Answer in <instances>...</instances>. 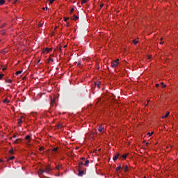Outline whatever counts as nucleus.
I'll return each mask as SVG.
<instances>
[{
    "mask_svg": "<svg viewBox=\"0 0 178 178\" xmlns=\"http://www.w3.org/2000/svg\"><path fill=\"white\" fill-rule=\"evenodd\" d=\"M51 170H52V168H51V166L48 165L47 167H45V168H40L38 170V174L39 175H42L43 173H49V172H51Z\"/></svg>",
    "mask_w": 178,
    "mask_h": 178,
    "instance_id": "obj_1",
    "label": "nucleus"
},
{
    "mask_svg": "<svg viewBox=\"0 0 178 178\" xmlns=\"http://www.w3.org/2000/svg\"><path fill=\"white\" fill-rule=\"evenodd\" d=\"M87 170V168H78V176L82 177L83 175H86V172Z\"/></svg>",
    "mask_w": 178,
    "mask_h": 178,
    "instance_id": "obj_2",
    "label": "nucleus"
},
{
    "mask_svg": "<svg viewBox=\"0 0 178 178\" xmlns=\"http://www.w3.org/2000/svg\"><path fill=\"white\" fill-rule=\"evenodd\" d=\"M30 138H31V136H30L29 135H27L26 137H25V140L26 141V144H30V143H31Z\"/></svg>",
    "mask_w": 178,
    "mask_h": 178,
    "instance_id": "obj_3",
    "label": "nucleus"
},
{
    "mask_svg": "<svg viewBox=\"0 0 178 178\" xmlns=\"http://www.w3.org/2000/svg\"><path fill=\"white\" fill-rule=\"evenodd\" d=\"M120 156V153H116L114 157L113 158V161H118V159Z\"/></svg>",
    "mask_w": 178,
    "mask_h": 178,
    "instance_id": "obj_4",
    "label": "nucleus"
},
{
    "mask_svg": "<svg viewBox=\"0 0 178 178\" xmlns=\"http://www.w3.org/2000/svg\"><path fill=\"white\" fill-rule=\"evenodd\" d=\"M83 163L82 161H79V165H78V169H83Z\"/></svg>",
    "mask_w": 178,
    "mask_h": 178,
    "instance_id": "obj_5",
    "label": "nucleus"
},
{
    "mask_svg": "<svg viewBox=\"0 0 178 178\" xmlns=\"http://www.w3.org/2000/svg\"><path fill=\"white\" fill-rule=\"evenodd\" d=\"M49 51H52V49L46 48L43 49V54H45L47 52V54L49 52Z\"/></svg>",
    "mask_w": 178,
    "mask_h": 178,
    "instance_id": "obj_6",
    "label": "nucleus"
},
{
    "mask_svg": "<svg viewBox=\"0 0 178 178\" xmlns=\"http://www.w3.org/2000/svg\"><path fill=\"white\" fill-rule=\"evenodd\" d=\"M104 126L102 125H99V128H98V131H99L100 133H102V131H104Z\"/></svg>",
    "mask_w": 178,
    "mask_h": 178,
    "instance_id": "obj_7",
    "label": "nucleus"
},
{
    "mask_svg": "<svg viewBox=\"0 0 178 178\" xmlns=\"http://www.w3.org/2000/svg\"><path fill=\"white\" fill-rule=\"evenodd\" d=\"M72 20H74L75 22H76V20H79V16L74 15L73 16V17H72Z\"/></svg>",
    "mask_w": 178,
    "mask_h": 178,
    "instance_id": "obj_8",
    "label": "nucleus"
},
{
    "mask_svg": "<svg viewBox=\"0 0 178 178\" xmlns=\"http://www.w3.org/2000/svg\"><path fill=\"white\" fill-rule=\"evenodd\" d=\"M169 115H170V112H168L166 113V114L165 115H163L162 117L163 119H166V118H168V116H169Z\"/></svg>",
    "mask_w": 178,
    "mask_h": 178,
    "instance_id": "obj_9",
    "label": "nucleus"
},
{
    "mask_svg": "<svg viewBox=\"0 0 178 178\" xmlns=\"http://www.w3.org/2000/svg\"><path fill=\"white\" fill-rule=\"evenodd\" d=\"M126 158H127V154H125L120 156V159H126Z\"/></svg>",
    "mask_w": 178,
    "mask_h": 178,
    "instance_id": "obj_10",
    "label": "nucleus"
},
{
    "mask_svg": "<svg viewBox=\"0 0 178 178\" xmlns=\"http://www.w3.org/2000/svg\"><path fill=\"white\" fill-rule=\"evenodd\" d=\"M13 159H15V156H11L9 159H7L6 161L9 162L10 161H13Z\"/></svg>",
    "mask_w": 178,
    "mask_h": 178,
    "instance_id": "obj_11",
    "label": "nucleus"
},
{
    "mask_svg": "<svg viewBox=\"0 0 178 178\" xmlns=\"http://www.w3.org/2000/svg\"><path fill=\"white\" fill-rule=\"evenodd\" d=\"M58 149H59V148L58 147H56V148H54L51 151H52V152H54V153L56 154V152H58Z\"/></svg>",
    "mask_w": 178,
    "mask_h": 178,
    "instance_id": "obj_12",
    "label": "nucleus"
},
{
    "mask_svg": "<svg viewBox=\"0 0 178 178\" xmlns=\"http://www.w3.org/2000/svg\"><path fill=\"white\" fill-rule=\"evenodd\" d=\"M90 163V161L89 160H86L85 163L83 164L84 166H88Z\"/></svg>",
    "mask_w": 178,
    "mask_h": 178,
    "instance_id": "obj_13",
    "label": "nucleus"
},
{
    "mask_svg": "<svg viewBox=\"0 0 178 178\" xmlns=\"http://www.w3.org/2000/svg\"><path fill=\"white\" fill-rule=\"evenodd\" d=\"M118 64L115 63L114 62L111 63V67H117Z\"/></svg>",
    "mask_w": 178,
    "mask_h": 178,
    "instance_id": "obj_14",
    "label": "nucleus"
},
{
    "mask_svg": "<svg viewBox=\"0 0 178 178\" xmlns=\"http://www.w3.org/2000/svg\"><path fill=\"white\" fill-rule=\"evenodd\" d=\"M23 117H21V118L18 119V124H22L23 123V120H22Z\"/></svg>",
    "mask_w": 178,
    "mask_h": 178,
    "instance_id": "obj_15",
    "label": "nucleus"
},
{
    "mask_svg": "<svg viewBox=\"0 0 178 178\" xmlns=\"http://www.w3.org/2000/svg\"><path fill=\"white\" fill-rule=\"evenodd\" d=\"M124 172H128L129 171V167L127 165H124Z\"/></svg>",
    "mask_w": 178,
    "mask_h": 178,
    "instance_id": "obj_16",
    "label": "nucleus"
},
{
    "mask_svg": "<svg viewBox=\"0 0 178 178\" xmlns=\"http://www.w3.org/2000/svg\"><path fill=\"white\" fill-rule=\"evenodd\" d=\"M3 104H9V100H8V97H6L3 101Z\"/></svg>",
    "mask_w": 178,
    "mask_h": 178,
    "instance_id": "obj_17",
    "label": "nucleus"
},
{
    "mask_svg": "<svg viewBox=\"0 0 178 178\" xmlns=\"http://www.w3.org/2000/svg\"><path fill=\"white\" fill-rule=\"evenodd\" d=\"M51 105H55V99H51Z\"/></svg>",
    "mask_w": 178,
    "mask_h": 178,
    "instance_id": "obj_18",
    "label": "nucleus"
},
{
    "mask_svg": "<svg viewBox=\"0 0 178 178\" xmlns=\"http://www.w3.org/2000/svg\"><path fill=\"white\" fill-rule=\"evenodd\" d=\"M100 86H101V83H95V87H97V88H100Z\"/></svg>",
    "mask_w": 178,
    "mask_h": 178,
    "instance_id": "obj_19",
    "label": "nucleus"
},
{
    "mask_svg": "<svg viewBox=\"0 0 178 178\" xmlns=\"http://www.w3.org/2000/svg\"><path fill=\"white\" fill-rule=\"evenodd\" d=\"M19 143H20V139H17L14 141V144H19Z\"/></svg>",
    "mask_w": 178,
    "mask_h": 178,
    "instance_id": "obj_20",
    "label": "nucleus"
},
{
    "mask_svg": "<svg viewBox=\"0 0 178 178\" xmlns=\"http://www.w3.org/2000/svg\"><path fill=\"white\" fill-rule=\"evenodd\" d=\"M120 169H122V166L120 165L116 168L115 170H116V172H119V170H120Z\"/></svg>",
    "mask_w": 178,
    "mask_h": 178,
    "instance_id": "obj_21",
    "label": "nucleus"
},
{
    "mask_svg": "<svg viewBox=\"0 0 178 178\" xmlns=\"http://www.w3.org/2000/svg\"><path fill=\"white\" fill-rule=\"evenodd\" d=\"M74 63H75V65H76V66H81V62H79V63L75 62Z\"/></svg>",
    "mask_w": 178,
    "mask_h": 178,
    "instance_id": "obj_22",
    "label": "nucleus"
},
{
    "mask_svg": "<svg viewBox=\"0 0 178 178\" xmlns=\"http://www.w3.org/2000/svg\"><path fill=\"white\" fill-rule=\"evenodd\" d=\"M133 43L135 44V45H137V44H138V41L136 40H133Z\"/></svg>",
    "mask_w": 178,
    "mask_h": 178,
    "instance_id": "obj_23",
    "label": "nucleus"
},
{
    "mask_svg": "<svg viewBox=\"0 0 178 178\" xmlns=\"http://www.w3.org/2000/svg\"><path fill=\"white\" fill-rule=\"evenodd\" d=\"M115 63V65H119V59H117V60H114L113 61Z\"/></svg>",
    "mask_w": 178,
    "mask_h": 178,
    "instance_id": "obj_24",
    "label": "nucleus"
},
{
    "mask_svg": "<svg viewBox=\"0 0 178 178\" xmlns=\"http://www.w3.org/2000/svg\"><path fill=\"white\" fill-rule=\"evenodd\" d=\"M5 3V0H0V5H3Z\"/></svg>",
    "mask_w": 178,
    "mask_h": 178,
    "instance_id": "obj_25",
    "label": "nucleus"
},
{
    "mask_svg": "<svg viewBox=\"0 0 178 178\" xmlns=\"http://www.w3.org/2000/svg\"><path fill=\"white\" fill-rule=\"evenodd\" d=\"M87 3V0H82L81 1V5H84V3Z\"/></svg>",
    "mask_w": 178,
    "mask_h": 178,
    "instance_id": "obj_26",
    "label": "nucleus"
},
{
    "mask_svg": "<svg viewBox=\"0 0 178 178\" xmlns=\"http://www.w3.org/2000/svg\"><path fill=\"white\" fill-rule=\"evenodd\" d=\"M22 71H17V72H16V75H17V76H19V74H22Z\"/></svg>",
    "mask_w": 178,
    "mask_h": 178,
    "instance_id": "obj_27",
    "label": "nucleus"
},
{
    "mask_svg": "<svg viewBox=\"0 0 178 178\" xmlns=\"http://www.w3.org/2000/svg\"><path fill=\"white\" fill-rule=\"evenodd\" d=\"M161 86L163 88H165V87H166V85H165L163 82L161 83Z\"/></svg>",
    "mask_w": 178,
    "mask_h": 178,
    "instance_id": "obj_28",
    "label": "nucleus"
},
{
    "mask_svg": "<svg viewBox=\"0 0 178 178\" xmlns=\"http://www.w3.org/2000/svg\"><path fill=\"white\" fill-rule=\"evenodd\" d=\"M152 134H154V132L147 133V136H149V137H151L152 136Z\"/></svg>",
    "mask_w": 178,
    "mask_h": 178,
    "instance_id": "obj_29",
    "label": "nucleus"
},
{
    "mask_svg": "<svg viewBox=\"0 0 178 178\" xmlns=\"http://www.w3.org/2000/svg\"><path fill=\"white\" fill-rule=\"evenodd\" d=\"M54 2H55V0H50L49 5H52V3H54Z\"/></svg>",
    "mask_w": 178,
    "mask_h": 178,
    "instance_id": "obj_30",
    "label": "nucleus"
},
{
    "mask_svg": "<svg viewBox=\"0 0 178 178\" xmlns=\"http://www.w3.org/2000/svg\"><path fill=\"white\" fill-rule=\"evenodd\" d=\"M44 149H45V148L44 147H41L39 148L40 151H44Z\"/></svg>",
    "mask_w": 178,
    "mask_h": 178,
    "instance_id": "obj_31",
    "label": "nucleus"
},
{
    "mask_svg": "<svg viewBox=\"0 0 178 178\" xmlns=\"http://www.w3.org/2000/svg\"><path fill=\"white\" fill-rule=\"evenodd\" d=\"M48 60H49L48 62L49 63V62H52V60H54L51 57H49Z\"/></svg>",
    "mask_w": 178,
    "mask_h": 178,
    "instance_id": "obj_32",
    "label": "nucleus"
},
{
    "mask_svg": "<svg viewBox=\"0 0 178 178\" xmlns=\"http://www.w3.org/2000/svg\"><path fill=\"white\" fill-rule=\"evenodd\" d=\"M74 12V8H72L71 10H70V13H73Z\"/></svg>",
    "mask_w": 178,
    "mask_h": 178,
    "instance_id": "obj_33",
    "label": "nucleus"
},
{
    "mask_svg": "<svg viewBox=\"0 0 178 178\" xmlns=\"http://www.w3.org/2000/svg\"><path fill=\"white\" fill-rule=\"evenodd\" d=\"M3 76H5V74H0V80H1V79H2V77H3Z\"/></svg>",
    "mask_w": 178,
    "mask_h": 178,
    "instance_id": "obj_34",
    "label": "nucleus"
},
{
    "mask_svg": "<svg viewBox=\"0 0 178 178\" xmlns=\"http://www.w3.org/2000/svg\"><path fill=\"white\" fill-rule=\"evenodd\" d=\"M64 19L65 22H67V20H69V17H64Z\"/></svg>",
    "mask_w": 178,
    "mask_h": 178,
    "instance_id": "obj_35",
    "label": "nucleus"
},
{
    "mask_svg": "<svg viewBox=\"0 0 178 178\" xmlns=\"http://www.w3.org/2000/svg\"><path fill=\"white\" fill-rule=\"evenodd\" d=\"M59 168H60V165H57V166L56 167V169H57V170H59Z\"/></svg>",
    "mask_w": 178,
    "mask_h": 178,
    "instance_id": "obj_36",
    "label": "nucleus"
},
{
    "mask_svg": "<svg viewBox=\"0 0 178 178\" xmlns=\"http://www.w3.org/2000/svg\"><path fill=\"white\" fill-rule=\"evenodd\" d=\"M9 152H10V154H13V149H11L9 151Z\"/></svg>",
    "mask_w": 178,
    "mask_h": 178,
    "instance_id": "obj_37",
    "label": "nucleus"
},
{
    "mask_svg": "<svg viewBox=\"0 0 178 178\" xmlns=\"http://www.w3.org/2000/svg\"><path fill=\"white\" fill-rule=\"evenodd\" d=\"M81 161H86V158L81 157Z\"/></svg>",
    "mask_w": 178,
    "mask_h": 178,
    "instance_id": "obj_38",
    "label": "nucleus"
},
{
    "mask_svg": "<svg viewBox=\"0 0 178 178\" xmlns=\"http://www.w3.org/2000/svg\"><path fill=\"white\" fill-rule=\"evenodd\" d=\"M102 8H104V4L100 5V9H102Z\"/></svg>",
    "mask_w": 178,
    "mask_h": 178,
    "instance_id": "obj_39",
    "label": "nucleus"
},
{
    "mask_svg": "<svg viewBox=\"0 0 178 178\" xmlns=\"http://www.w3.org/2000/svg\"><path fill=\"white\" fill-rule=\"evenodd\" d=\"M7 81H8V83H12V80H10V79H8Z\"/></svg>",
    "mask_w": 178,
    "mask_h": 178,
    "instance_id": "obj_40",
    "label": "nucleus"
},
{
    "mask_svg": "<svg viewBox=\"0 0 178 178\" xmlns=\"http://www.w3.org/2000/svg\"><path fill=\"white\" fill-rule=\"evenodd\" d=\"M71 2H72V3H75L76 1H74V0H71Z\"/></svg>",
    "mask_w": 178,
    "mask_h": 178,
    "instance_id": "obj_41",
    "label": "nucleus"
},
{
    "mask_svg": "<svg viewBox=\"0 0 178 178\" xmlns=\"http://www.w3.org/2000/svg\"><path fill=\"white\" fill-rule=\"evenodd\" d=\"M58 128L62 127V124H58Z\"/></svg>",
    "mask_w": 178,
    "mask_h": 178,
    "instance_id": "obj_42",
    "label": "nucleus"
},
{
    "mask_svg": "<svg viewBox=\"0 0 178 178\" xmlns=\"http://www.w3.org/2000/svg\"><path fill=\"white\" fill-rule=\"evenodd\" d=\"M156 87H159V84L156 83Z\"/></svg>",
    "mask_w": 178,
    "mask_h": 178,
    "instance_id": "obj_43",
    "label": "nucleus"
},
{
    "mask_svg": "<svg viewBox=\"0 0 178 178\" xmlns=\"http://www.w3.org/2000/svg\"><path fill=\"white\" fill-rule=\"evenodd\" d=\"M13 137V138H16L17 136H16V135H14Z\"/></svg>",
    "mask_w": 178,
    "mask_h": 178,
    "instance_id": "obj_44",
    "label": "nucleus"
},
{
    "mask_svg": "<svg viewBox=\"0 0 178 178\" xmlns=\"http://www.w3.org/2000/svg\"><path fill=\"white\" fill-rule=\"evenodd\" d=\"M17 1H19V0H16V1H14V3H16V2H17Z\"/></svg>",
    "mask_w": 178,
    "mask_h": 178,
    "instance_id": "obj_45",
    "label": "nucleus"
},
{
    "mask_svg": "<svg viewBox=\"0 0 178 178\" xmlns=\"http://www.w3.org/2000/svg\"><path fill=\"white\" fill-rule=\"evenodd\" d=\"M69 26H70V25H69V22H68V23L67 24V27H69Z\"/></svg>",
    "mask_w": 178,
    "mask_h": 178,
    "instance_id": "obj_46",
    "label": "nucleus"
},
{
    "mask_svg": "<svg viewBox=\"0 0 178 178\" xmlns=\"http://www.w3.org/2000/svg\"><path fill=\"white\" fill-rule=\"evenodd\" d=\"M164 42H161L160 44L161 45H162V44H163Z\"/></svg>",
    "mask_w": 178,
    "mask_h": 178,
    "instance_id": "obj_47",
    "label": "nucleus"
},
{
    "mask_svg": "<svg viewBox=\"0 0 178 178\" xmlns=\"http://www.w3.org/2000/svg\"><path fill=\"white\" fill-rule=\"evenodd\" d=\"M163 40V38H161V41H162Z\"/></svg>",
    "mask_w": 178,
    "mask_h": 178,
    "instance_id": "obj_48",
    "label": "nucleus"
},
{
    "mask_svg": "<svg viewBox=\"0 0 178 178\" xmlns=\"http://www.w3.org/2000/svg\"><path fill=\"white\" fill-rule=\"evenodd\" d=\"M149 143H146V145L148 146Z\"/></svg>",
    "mask_w": 178,
    "mask_h": 178,
    "instance_id": "obj_49",
    "label": "nucleus"
},
{
    "mask_svg": "<svg viewBox=\"0 0 178 178\" xmlns=\"http://www.w3.org/2000/svg\"><path fill=\"white\" fill-rule=\"evenodd\" d=\"M42 10H45V8H42Z\"/></svg>",
    "mask_w": 178,
    "mask_h": 178,
    "instance_id": "obj_50",
    "label": "nucleus"
},
{
    "mask_svg": "<svg viewBox=\"0 0 178 178\" xmlns=\"http://www.w3.org/2000/svg\"><path fill=\"white\" fill-rule=\"evenodd\" d=\"M3 70H6V68H3Z\"/></svg>",
    "mask_w": 178,
    "mask_h": 178,
    "instance_id": "obj_51",
    "label": "nucleus"
},
{
    "mask_svg": "<svg viewBox=\"0 0 178 178\" xmlns=\"http://www.w3.org/2000/svg\"><path fill=\"white\" fill-rule=\"evenodd\" d=\"M0 162H3V161L1 160Z\"/></svg>",
    "mask_w": 178,
    "mask_h": 178,
    "instance_id": "obj_52",
    "label": "nucleus"
},
{
    "mask_svg": "<svg viewBox=\"0 0 178 178\" xmlns=\"http://www.w3.org/2000/svg\"><path fill=\"white\" fill-rule=\"evenodd\" d=\"M46 9L48 10V7H46Z\"/></svg>",
    "mask_w": 178,
    "mask_h": 178,
    "instance_id": "obj_53",
    "label": "nucleus"
},
{
    "mask_svg": "<svg viewBox=\"0 0 178 178\" xmlns=\"http://www.w3.org/2000/svg\"><path fill=\"white\" fill-rule=\"evenodd\" d=\"M4 26H5V25H3V26H1V28L3 27Z\"/></svg>",
    "mask_w": 178,
    "mask_h": 178,
    "instance_id": "obj_54",
    "label": "nucleus"
}]
</instances>
